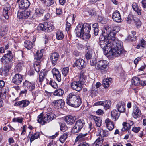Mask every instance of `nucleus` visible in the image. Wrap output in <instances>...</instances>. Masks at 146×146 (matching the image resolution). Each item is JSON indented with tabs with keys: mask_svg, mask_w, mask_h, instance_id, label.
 <instances>
[{
	"mask_svg": "<svg viewBox=\"0 0 146 146\" xmlns=\"http://www.w3.org/2000/svg\"><path fill=\"white\" fill-rule=\"evenodd\" d=\"M91 26L87 23L80 24L76 27L75 32L77 36L80 37L84 40L89 38L90 35L89 33L91 30Z\"/></svg>",
	"mask_w": 146,
	"mask_h": 146,
	"instance_id": "1",
	"label": "nucleus"
},
{
	"mask_svg": "<svg viewBox=\"0 0 146 146\" xmlns=\"http://www.w3.org/2000/svg\"><path fill=\"white\" fill-rule=\"evenodd\" d=\"M111 46L109 47L108 51H106L107 56L118 57L122 54L123 50V44L119 42H116L114 40H112Z\"/></svg>",
	"mask_w": 146,
	"mask_h": 146,
	"instance_id": "2",
	"label": "nucleus"
},
{
	"mask_svg": "<svg viewBox=\"0 0 146 146\" xmlns=\"http://www.w3.org/2000/svg\"><path fill=\"white\" fill-rule=\"evenodd\" d=\"M119 30L120 28L118 26L115 27L112 30L109 26H106L102 31L101 37L107 38L109 40H114L115 34Z\"/></svg>",
	"mask_w": 146,
	"mask_h": 146,
	"instance_id": "3",
	"label": "nucleus"
},
{
	"mask_svg": "<svg viewBox=\"0 0 146 146\" xmlns=\"http://www.w3.org/2000/svg\"><path fill=\"white\" fill-rule=\"evenodd\" d=\"M99 40L100 45L101 47L102 48L104 51V53L106 54V51L108 50L109 47L111 46L112 40H109L107 39V38H102V37H101V36H100L99 38Z\"/></svg>",
	"mask_w": 146,
	"mask_h": 146,
	"instance_id": "4",
	"label": "nucleus"
},
{
	"mask_svg": "<svg viewBox=\"0 0 146 146\" xmlns=\"http://www.w3.org/2000/svg\"><path fill=\"white\" fill-rule=\"evenodd\" d=\"M95 66V68L96 69L104 71L108 69L109 63L106 60H101L98 61Z\"/></svg>",
	"mask_w": 146,
	"mask_h": 146,
	"instance_id": "5",
	"label": "nucleus"
},
{
	"mask_svg": "<svg viewBox=\"0 0 146 146\" xmlns=\"http://www.w3.org/2000/svg\"><path fill=\"white\" fill-rule=\"evenodd\" d=\"M13 55L11 51H9L8 53L5 54L1 59V61L3 64L9 62L12 60Z\"/></svg>",
	"mask_w": 146,
	"mask_h": 146,
	"instance_id": "6",
	"label": "nucleus"
},
{
	"mask_svg": "<svg viewBox=\"0 0 146 146\" xmlns=\"http://www.w3.org/2000/svg\"><path fill=\"white\" fill-rule=\"evenodd\" d=\"M82 81H74L72 82L71 86L72 89L77 92L80 91L82 89Z\"/></svg>",
	"mask_w": 146,
	"mask_h": 146,
	"instance_id": "7",
	"label": "nucleus"
},
{
	"mask_svg": "<svg viewBox=\"0 0 146 146\" xmlns=\"http://www.w3.org/2000/svg\"><path fill=\"white\" fill-rule=\"evenodd\" d=\"M86 64L84 60L82 59H79L76 60L73 64L74 66H76L79 69H82L85 67Z\"/></svg>",
	"mask_w": 146,
	"mask_h": 146,
	"instance_id": "8",
	"label": "nucleus"
},
{
	"mask_svg": "<svg viewBox=\"0 0 146 146\" xmlns=\"http://www.w3.org/2000/svg\"><path fill=\"white\" fill-rule=\"evenodd\" d=\"M23 80L22 76L19 74H15L12 79V82L13 83L17 85L21 84Z\"/></svg>",
	"mask_w": 146,
	"mask_h": 146,
	"instance_id": "9",
	"label": "nucleus"
},
{
	"mask_svg": "<svg viewBox=\"0 0 146 146\" xmlns=\"http://www.w3.org/2000/svg\"><path fill=\"white\" fill-rule=\"evenodd\" d=\"M64 102L62 99H59L56 100H54L52 103V104L55 108H61L64 106Z\"/></svg>",
	"mask_w": 146,
	"mask_h": 146,
	"instance_id": "10",
	"label": "nucleus"
},
{
	"mask_svg": "<svg viewBox=\"0 0 146 146\" xmlns=\"http://www.w3.org/2000/svg\"><path fill=\"white\" fill-rule=\"evenodd\" d=\"M56 117V115L53 113H49L44 115V121L46 123L55 119Z\"/></svg>",
	"mask_w": 146,
	"mask_h": 146,
	"instance_id": "11",
	"label": "nucleus"
},
{
	"mask_svg": "<svg viewBox=\"0 0 146 146\" xmlns=\"http://www.w3.org/2000/svg\"><path fill=\"white\" fill-rule=\"evenodd\" d=\"M59 57V54L57 52H54L51 54L50 56V59L51 62L53 66L55 65L56 64Z\"/></svg>",
	"mask_w": 146,
	"mask_h": 146,
	"instance_id": "12",
	"label": "nucleus"
},
{
	"mask_svg": "<svg viewBox=\"0 0 146 146\" xmlns=\"http://www.w3.org/2000/svg\"><path fill=\"white\" fill-rule=\"evenodd\" d=\"M116 107L119 112L124 113L125 111V105L123 102H119L117 104Z\"/></svg>",
	"mask_w": 146,
	"mask_h": 146,
	"instance_id": "13",
	"label": "nucleus"
},
{
	"mask_svg": "<svg viewBox=\"0 0 146 146\" xmlns=\"http://www.w3.org/2000/svg\"><path fill=\"white\" fill-rule=\"evenodd\" d=\"M76 95L74 93H70L68 95L66 98V103L70 106H72Z\"/></svg>",
	"mask_w": 146,
	"mask_h": 146,
	"instance_id": "14",
	"label": "nucleus"
},
{
	"mask_svg": "<svg viewBox=\"0 0 146 146\" xmlns=\"http://www.w3.org/2000/svg\"><path fill=\"white\" fill-rule=\"evenodd\" d=\"M23 86L27 88L30 91H31L35 88V85L34 83H31L27 81H25L23 83Z\"/></svg>",
	"mask_w": 146,
	"mask_h": 146,
	"instance_id": "15",
	"label": "nucleus"
},
{
	"mask_svg": "<svg viewBox=\"0 0 146 146\" xmlns=\"http://www.w3.org/2000/svg\"><path fill=\"white\" fill-rule=\"evenodd\" d=\"M9 89L7 87L4 86L0 89V97L3 99L6 97V94L8 92Z\"/></svg>",
	"mask_w": 146,
	"mask_h": 146,
	"instance_id": "16",
	"label": "nucleus"
},
{
	"mask_svg": "<svg viewBox=\"0 0 146 146\" xmlns=\"http://www.w3.org/2000/svg\"><path fill=\"white\" fill-rule=\"evenodd\" d=\"M26 62L22 60H18L15 67V70L17 72H20L22 70Z\"/></svg>",
	"mask_w": 146,
	"mask_h": 146,
	"instance_id": "17",
	"label": "nucleus"
},
{
	"mask_svg": "<svg viewBox=\"0 0 146 146\" xmlns=\"http://www.w3.org/2000/svg\"><path fill=\"white\" fill-rule=\"evenodd\" d=\"M10 5L8 4H6L3 8V14L4 17L6 19H8L9 16V11L10 10Z\"/></svg>",
	"mask_w": 146,
	"mask_h": 146,
	"instance_id": "18",
	"label": "nucleus"
},
{
	"mask_svg": "<svg viewBox=\"0 0 146 146\" xmlns=\"http://www.w3.org/2000/svg\"><path fill=\"white\" fill-rule=\"evenodd\" d=\"M106 126L110 131L112 130L114 128L113 122L109 119L108 118L105 121Z\"/></svg>",
	"mask_w": 146,
	"mask_h": 146,
	"instance_id": "19",
	"label": "nucleus"
},
{
	"mask_svg": "<svg viewBox=\"0 0 146 146\" xmlns=\"http://www.w3.org/2000/svg\"><path fill=\"white\" fill-rule=\"evenodd\" d=\"M112 19L115 21L117 22H120L122 21L121 18V15L119 12L116 10L113 14Z\"/></svg>",
	"mask_w": 146,
	"mask_h": 146,
	"instance_id": "20",
	"label": "nucleus"
},
{
	"mask_svg": "<svg viewBox=\"0 0 146 146\" xmlns=\"http://www.w3.org/2000/svg\"><path fill=\"white\" fill-rule=\"evenodd\" d=\"M30 5V3L28 0H21L19 3V7L21 9L28 8Z\"/></svg>",
	"mask_w": 146,
	"mask_h": 146,
	"instance_id": "21",
	"label": "nucleus"
},
{
	"mask_svg": "<svg viewBox=\"0 0 146 146\" xmlns=\"http://www.w3.org/2000/svg\"><path fill=\"white\" fill-rule=\"evenodd\" d=\"M31 14V12L30 10L26 9L20 13V17L22 18L26 19L28 18Z\"/></svg>",
	"mask_w": 146,
	"mask_h": 146,
	"instance_id": "22",
	"label": "nucleus"
},
{
	"mask_svg": "<svg viewBox=\"0 0 146 146\" xmlns=\"http://www.w3.org/2000/svg\"><path fill=\"white\" fill-rule=\"evenodd\" d=\"M74 99L72 107H79L82 102L81 99L79 96H77L76 95Z\"/></svg>",
	"mask_w": 146,
	"mask_h": 146,
	"instance_id": "23",
	"label": "nucleus"
},
{
	"mask_svg": "<svg viewBox=\"0 0 146 146\" xmlns=\"http://www.w3.org/2000/svg\"><path fill=\"white\" fill-rule=\"evenodd\" d=\"M97 133L98 135L102 137H106L110 135L109 131L106 130H103L102 129H99Z\"/></svg>",
	"mask_w": 146,
	"mask_h": 146,
	"instance_id": "24",
	"label": "nucleus"
},
{
	"mask_svg": "<svg viewBox=\"0 0 146 146\" xmlns=\"http://www.w3.org/2000/svg\"><path fill=\"white\" fill-rule=\"evenodd\" d=\"M29 103V102L28 100H25L17 102L15 105L16 106H20L21 107H24L27 106Z\"/></svg>",
	"mask_w": 146,
	"mask_h": 146,
	"instance_id": "25",
	"label": "nucleus"
},
{
	"mask_svg": "<svg viewBox=\"0 0 146 146\" xmlns=\"http://www.w3.org/2000/svg\"><path fill=\"white\" fill-rule=\"evenodd\" d=\"M52 25L49 24L48 23L44 22L43 23L40 24L38 27V30L45 31L47 30V29L49 27V26Z\"/></svg>",
	"mask_w": 146,
	"mask_h": 146,
	"instance_id": "26",
	"label": "nucleus"
},
{
	"mask_svg": "<svg viewBox=\"0 0 146 146\" xmlns=\"http://www.w3.org/2000/svg\"><path fill=\"white\" fill-rule=\"evenodd\" d=\"M74 118V117L71 115H68L65 117L64 120L67 124L69 125H72L75 122Z\"/></svg>",
	"mask_w": 146,
	"mask_h": 146,
	"instance_id": "27",
	"label": "nucleus"
},
{
	"mask_svg": "<svg viewBox=\"0 0 146 146\" xmlns=\"http://www.w3.org/2000/svg\"><path fill=\"white\" fill-rule=\"evenodd\" d=\"M132 114L133 117L135 119L140 117L141 111L137 107H136L134 108Z\"/></svg>",
	"mask_w": 146,
	"mask_h": 146,
	"instance_id": "28",
	"label": "nucleus"
},
{
	"mask_svg": "<svg viewBox=\"0 0 146 146\" xmlns=\"http://www.w3.org/2000/svg\"><path fill=\"white\" fill-rule=\"evenodd\" d=\"M111 80L112 79L111 78L104 79L102 82V85L103 87L106 88L109 87L110 83H111Z\"/></svg>",
	"mask_w": 146,
	"mask_h": 146,
	"instance_id": "29",
	"label": "nucleus"
},
{
	"mask_svg": "<svg viewBox=\"0 0 146 146\" xmlns=\"http://www.w3.org/2000/svg\"><path fill=\"white\" fill-rule=\"evenodd\" d=\"M41 62L40 60L38 61H35L34 63V67L35 70L37 72H38L40 69V63Z\"/></svg>",
	"mask_w": 146,
	"mask_h": 146,
	"instance_id": "30",
	"label": "nucleus"
},
{
	"mask_svg": "<svg viewBox=\"0 0 146 146\" xmlns=\"http://www.w3.org/2000/svg\"><path fill=\"white\" fill-rule=\"evenodd\" d=\"M120 114H119L117 111L114 110L112 111L111 112V116L113 120L115 121L117 119L119 116Z\"/></svg>",
	"mask_w": 146,
	"mask_h": 146,
	"instance_id": "31",
	"label": "nucleus"
},
{
	"mask_svg": "<svg viewBox=\"0 0 146 146\" xmlns=\"http://www.w3.org/2000/svg\"><path fill=\"white\" fill-rule=\"evenodd\" d=\"M24 46L28 50L32 49L33 46V43L29 40H26L24 42Z\"/></svg>",
	"mask_w": 146,
	"mask_h": 146,
	"instance_id": "32",
	"label": "nucleus"
},
{
	"mask_svg": "<svg viewBox=\"0 0 146 146\" xmlns=\"http://www.w3.org/2000/svg\"><path fill=\"white\" fill-rule=\"evenodd\" d=\"M43 56V54L41 51H38L36 53L35 57V61L40 60L41 62V59Z\"/></svg>",
	"mask_w": 146,
	"mask_h": 146,
	"instance_id": "33",
	"label": "nucleus"
},
{
	"mask_svg": "<svg viewBox=\"0 0 146 146\" xmlns=\"http://www.w3.org/2000/svg\"><path fill=\"white\" fill-rule=\"evenodd\" d=\"M93 118L95 121L97 126L100 127L101 126L102 123V120L101 118L96 116H94Z\"/></svg>",
	"mask_w": 146,
	"mask_h": 146,
	"instance_id": "34",
	"label": "nucleus"
},
{
	"mask_svg": "<svg viewBox=\"0 0 146 146\" xmlns=\"http://www.w3.org/2000/svg\"><path fill=\"white\" fill-rule=\"evenodd\" d=\"M40 1L45 5L47 6H50L54 2V0H40Z\"/></svg>",
	"mask_w": 146,
	"mask_h": 146,
	"instance_id": "35",
	"label": "nucleus"
},
{
	"mask_svg": "<svg viewBox=\"0 0 146 146\" xmlns=\"http://www.w3.org/2000/svg\"><path fill=\"white\" fill-rule=\"evenodd\" d=\"M64 93V90L61 89H59L56 90L54 92V96H62Z\"/></svg>",
	"mask_w": 146,
	"mask_h": 146,
	"instance_id": "36",
	"label": "nucleus"
},
{
	"mask_svg": "<svg viewBox=\"0 0 146 146\" xmlns=\"http://www.w3.org/2000/svg\"><path fill=\"white\" fill-rule=\"evenodd\" d=\"M75 124L77 125V126L79 127L82 129L85 125V123L84 120L80 119L78 120L76 122Z\"/></svg>",
	"mask_w": 146,
	"mask_h": 146,
	"instance_id": "37",
	"label": "nucleus"
},
{
	"mask_svg": "<svg viewBox=\"0 0 146 146\" xmlns=\"http://www.w3.org/2000/svg\"><path fill=\"white\" fill-rule=\"evenodd\" d=\"M46 74V73L44 70H41L39 74V81L42 83L44 78V77Z\"/></svg>",
	"mask_w": 146,
	"mask_h": 146,
	"instance_id": "38",
	"label": "nucleus"
},
{
	"mask_svg": "<svg viewBox=\"0 0 146 146\" xmlns=\"http://www.w3.org/2000/svg\"><path fill=\"white\" fill-rule=\"evenodd\" d=\"M132 83L135 86H137L140 84V78L138 77H134L133 78L132 80Z\"/></svg>",
	"mask_w": 146,
	"mask_h": 146,
	"instance_id": "39",
	"label": "nucleus"
},
{
	"mask_svg": "<svg viewBox=\"0 0 146 146\" xmlns=\"http://www.w3.org/2000/svg\"><path fill=\"white\" fill-rule=\"evenodd\" d=\"M111 105V101L110 100H108L103 101V106L106 110L109 109L110 108Z\"/></svg>",
	"mask_w": 146,
	"mask_h": 146,
	"instance_id": "40",
	"label": "nucleus"
},
{
	"mask_svg": "<svg viewBox=\"0 0 146 146\" xmlns=\"http://www.w3.org/2000/svg\"><path fill=\"white\" fill-rule=\"evenodd\" d=\"M103 139L98 138L93 143L92 146H101L103 143Z\"/></svg>",
	"mask_w": 146,
	"mask_h": 146,
	"instance_id": "41",
	"label": "nucleus"
},
{
	"mask_svg": "<svg viewBox=\"0 0 146 146\" xmlns=\"http://www.w3.org/2000/svg\"><path fill=\"white\" fill-rule=\"evenodd\" d=\"M56 38L59 40H61L64 38V35L63 32L60 31H58L56 33Z\"/></svg>",
	"mask_w": 146,
	"mask_h": 146,
	"instance_id": "42",
	"label": "nucleus"
},
{
	"mask_svg": "<svg viewBox=\"0 0 146 146\" xmlns=\"http://www.w3.org/2000/svg\"><path fill=\"white\" fill-rule=\"evenodd\" d=\"M81 129L75 124V125L73 127L72 130V132L73 133H76L79 132Z\"/></svg>",
	"mask_w": 146,
	"mask_h": 146,
	"instance_id": "43",
	"label": "nucleus"
},
{
	"mask_svg": "<svg viewBox=\"0 0 146 146\" xmlns=\"http://www.w3.org/2000/svg\"><path fill=\"white\" fill-rule=\"evenodd\" d=\"M87 135V133L85 134H82V133H80L76 138L75 140L76 141V142L78 140H82Z\"/></svg>",
	"mask_w": 146,
	"mask_h": 146,
	"instance_id": "44",
	"label": "nucleus"
},
{
	"mask_svg": "<svg viewBox=\"0 0 146 146\" xmlns=\"http://www.w3.org/2000/svg\"><path fill=\"white\" fill-rule=\"evenodd\" d=\"M37 121L39 123L43 122L44 124L46 123V122L44 121V116H43L42 113H41L38 117Z\"/></svg>",
	"mask_w": 146,
	"mask_h": 146,
	"instance_id": "45",
	"label": "nucleus"
},
{
	"mask_svg": "<svg viewBox=\"0 0 146 146\" xmlns=\"http://www.w3.org/2000/svg\"><path fill=\"white\" fill-rule=\"evenodd\" d=\"M40 136V133L38 132H36L34 134L32 135L30 139V142L31 143L35 139L38 138Z\"/></svg>",
	"mask_w": 146,
	"mask_h": 146,
	"instance_id": "46",
	"label": "nucleus"
},
{
	"mask_svg": "<svg viewBox=\"0 0 146 146\" xmlns=\"http://www.w3.org/2000/svg\"><path fill=\"white\" fill-rule=\"evenodd\" d=\"M134 21L136 27L138 29L139 28L141 25V21L139 19L136 18L134 19Z\"/></svg>",
	"mask_w": 146,
	"mask_h": 146,
	"instance_id": "47",
	"label": "nucleus"
},
{
	"mask_svg": "<svg viewBox=\"0 0 146 146\" xmlns=\"http://www.w3.org/2000/svg\"><path fill=\"white\" fill-rule=\"evenodd\" d=\"M68 135L67 133H65L63 135H62L60 137V141L62 143H64L65 141L67 138Z\"/></svg>",
	"mask_w": 146,
	"mask_h": 146,
	"instance_id": "48",
	"label": "nucleus"
},
{
	"mask_svg": "<svg viewBox=\"0 0 146 146\" xmlns=\"http://www.w3.org/2000/svg\"><path fill=\"white\" fill-rule=\"evenodd\" d=\"M132 14H129L127 17L126 21L127 23L129 24L131 23L133 19L134 21V19L136 18Z\"/></svg>",
	"mask_w": 146,
	"mask_h": 146,
	"instance_id": "49",
	"label": "nucleus"
},
{
	"mask_svg": "<svg viewBox=\"0 0 146 146\" xmlns=\"http://www.w3.org/2000/svg\"><path fill=\"white\" fill-rule=\"evenodd\" d=\"M123 127L121 129L122 131H124L126 130H129L130 129V127L129 126L128 124L126 122H123L122 124Z\"/></svg>",
	"mask_w": 146,
	"mask_h": 146,
	"instance_id": "50",
	"label": "nucleus"
},
{
	"mask_svg": "<svg viewBox=\"0 0 146 146\" xmlns=\"http://www.w3.org/2000/svg\"><path fill=\"white\" fill-rule=\"evenodd\" d=\"M92 56V50L88 51L85 54V57L87 60L91 59Z\"/></svg>",
	"mask_w": 146,
	"mask_h": 146,
	"instance_id": "51",
	"label": "nucleus"
},
{
	"mask_svg": "<svg viewBox=\"0 0 146 146\" xmlns=\"http://www.w3.org/2000/svg\"><path fill=\"white\" fill-rule=\"evenodd\" d=\"M2 70L3 75L4 76H7L8 75L9 69L7 67L5 66L3 68V69L2 68Z\"/></svg>",
	"mask_w": 146,
	"mask_h": 146,
	"instance_id": "52",
	"label": "nucleus"
},
{
	"mask_svg": "<svg viewBox=\"0 0 146 146\" xmlns=\"http://www.w3.org/2000/svg\"><path fill=\"white\" fill-rule=\"evenodd\" d=\"M44 11V10L40 8L36 9L35 11V13L38 15L43 14Z\"/></svg>",
	"mask_w": 146,
	"mask_h": 146,
	"instance_id": "53",
	"label": "nucleus"
},
{
	"mask_svg": "<svg viewBox=\"0 0 146 146\" xmlns=\"http://www.w3.org/2000/svg\"><path fill=\"white\" fill-rule=\"evenodd\" d=\"M69 70L68 67H66L63 68L62 70L63 75L64 76H66L68 73Z\"/></svg>",
	"mask_w": 146,
	"mask_h": 146,
	"instance_id": "54",
	"label": "nucleus"
},
{
	"mask_svg": "<svg viewBox=\"0 0 146 146\" xmlns=\"http://www.w3.org/2000/svg\"><path fill=\"white\" fill-rule=\"evenodd\" d=\"M49 84L54 88H56L58 87V85L57 83L54 81H53V80L51 79L50 81Z\"/></svg>",
	"mask_w": 146,
	"mask_h": 146,
	"instance_id": "55",
	"label": "nucleus"
},
{
	"mask_svg": "<svg viewBox=\"0 0 146 146\" xmlns=\"http://www.w3.org/2000/svg\"><path fill=\"white\" fill-rule=\"evenodd\" d=\"M67 129V127L65 124H62L60 126V129L62 132H65Z\"/></svg>",
	"mask_w": 146,
	"mask_h": 146,
	"instance_id": "56",
	"label": "nucleus"
},
{
	"mask_svg": "<svg viewBox=\"0 0 146 146\" xmlns=\"http://www.w3.org/2000/svg\"><path fill=\"white\" fill-rule=\"evenodd\" d=\"M139 44L141 45V46L143 47H145L146 46V41L143 39H142L141 40Z\"/></svg>",
	"mask_w": 146,
	"mask_h": 146,
	"instance_id": "57",
	"label": "nucleus"
},
{
	"mask_svg": "<svg viewBox=\"0 0 146 146\" xmlns=\"http://www.w3.org/2000/svg\"><path fill=\"white\" fill-rule=\"evenodd\" d=\"M131 34L132 35H131V36H129L127 38L128 39H130L131 40H133V38H135L134 35L136 34V32L134 31H132L131 32Z\"/></svg>",
	"mask_w": 146,
	"mask_h": 146,
	"instance_id": "58",
	"label": "nucleus"
},
{
	"mask_svg": "<svg viewBox=\"0 0 146 146\" xmlns=\"http://www.w3.org/2000/svg\"><path fill=\"white\" fill-rule=\"evenodd\" d=\"M98 90V89L95 87H92L90 91L91 94L95 95Z\"/></svg>",
	"mask_w": 146,
	"mask_h": 146,
	"instance_id": "59",
	"label": "nucleus"
},
{
	"mask_svg": "<svg viewBox=\"0 0 146 146\" xmlns=\"http://www.w3.org/2000/svg\"><path fill=\"white\" fill-rule=\"evenodd\" d=\"M54 77H55L57 80L60 82L61 80V76L60 74L59 73L57 74H56L54 76H53Z\"/></svg>",
	"mask_w": 146,
	"mask_h": 146,
	"instance_id": "60",
	"label": "nucleus"
},
{
	"mask_svg": "<svg viewBox=\"0 0 146 146\" xmlns=\"http://www.w3.org/2000/svg\"><path fill=\"white\" fill-rule=\"evenodd\" d=\"M52 72L53 73V76H54V75L57 74L59 73L58 70L55 68H53L52 70Z\"/></svg>",
	"mask_w": 146,
	"mask_h": 146,
	"instance_id": "61",
	"label": "nucleus"
},
{
	"mask_svg": "<svg viewBox=\"0 0 146 146\" xmlns=\"http://www.w3.org/2000/svg\"><path fill=\"white\" fill-rule=\"evenodd\" d=\"M96 62L95 59H92L90 60V64L92 66H94L96 65Z\"/></svg>",
	"mask_w": 146,
	"mask_h": 146,
	"instance_id": "62",
	"label": "nucleus"
},
{
	"mask_svg": "<svg viewBox=\"0 0 146 146\" xmlns=\"http://www.w3.org/2000/svg\"><path fill=\"white\" fill-rule=\"evenodd\" d=\"M140 128L139 127H135L133 128L132 130L134 132L137 133L140 131Z\"/></svg>",
	"mask_w": 146,
	"mask_h": 146,
	"instance_id": "63",
	"label": "nucleus"
},
{
	"mask_svg": "<svg viewBox=\"0 0 146 146\" xmlns=\"http://www.w3.org/2000/svg\"><path fill=\"white\" fill-rule=\"evenodd\" d=\"M48 146H57V145L55 141H52L48 145Z\"/></svg>",
	"mask_w": 146,
	"mask_h": 146,
	"instance_id": "64",
	"label": "nucleus"
}]
</instances>
